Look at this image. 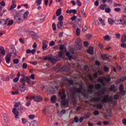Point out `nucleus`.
<instances>
[{
	"label": "nucleus",
	"mask_w": 126,
	"mask_h": 126,
	"mask_svg": "<svg viewBox=\"0 0 126 126\" xmlns=\"http://www.w3.org/2000/svg\"><path fill=\"white\" fill-rule=\"evenodd\" d=\"M79 87L80 88L71 87L70 88V91L72 94L71 95L72 100H75V95H76L77 93H81L82 91H83V85L80 84Z\"/></svg>",
	"instance_id": "nucleus-1"
},
{
	"label": "nucleus",
	"mask_w": 126,
	"mask_h": 126,
	"mask_svg": "<svg viewBox=\"0 0 126 126\" xmlns=\"http://www.w3.org/2000/svg\"><path fill=\"white\" fill-rule=\"evenodd\" d=\"M59 96H60V99H61V105L62 106H66V105H68V99L66 98V94L64 91L60 92L58 94Z\"/></svg>",
	"instance_id": "nucleus-2"
},
{
	"label": "nucleus",
	"mask_w": 126,
	"mask_h": 126,
	"mask_svg": "<svg viewBox=\"0 0 126 126\" xmlns=\"http://www.w3.org/2000/svg\"><path fill=\"white\" fill-rule=\"evenodd\" d=\"M24 110H25V107L20 106V107L17 108L13 107L12 112L15 115V118L16 119H19V113H23Z\"/></svg>",
	"instance_id": "nucleus-3"
},
{
	"label": "nucleus",
	"mask_w": 126,
	"mask_h": 126,
	"mask_svg": "<svg viewBox=\"0 0 126 126\" xmlns=\"http://www.w3.org/2000/svg\"><path fill=\"white\" fill-rule=\"evenodd\" d=\"M22 78L20 79V82H26L28 84H31V78L28 76H25V75H21Z\"/></svg>",
	"instance_id": "nucleus-4"
},
{
	"label": "nucleus",
	"mask_w": 126,
	"mask_h": 126,
	"mask_svg": "<svg viewBox=\"0 0 126 126\" xmlns=\"http://www.w3.org/2000/svg\"><path fill=\"white\" fill-rule=\"evenodd\" d=\"M113 101V97H110L108 94L105 95L101 100L102 103H107V102H111Z\"/></svg>",
	"instance_id": "nucleus-5"
},
{
	"label": "nucleus",
	"mask_w": 126,
	"mask_h": 126,
	"mask_svg": "<svg viewBox=\"0 0 126 126\" xmlns=\"http://www.w3.org/2000/svg\"><path fill=\"white\" fill-rule=\"evenodd\" d=\"M114 23H115V24H121V25L126 24V20L124 18L121 19L120 20H115Z\"/></svg>",
	"instance_id": "nucleus-6"
},
{
	"label": "nucleus",
	"mask_w": 126,
	"mask_h": 126,
	"mask_svg": "<svg viewBox=\"0 0 126 126\" xmlns=\"http://www.w3.org/2000/svg\"><path fill=\"white\" fill-rule=\"evenodd\" d=\"M26 82H21V84L20 85V90L21 92H24L25 90H26Z\"/></svg>",
	"instance_id": "nucleus-7"
},
{
	"label": "nucleus",
	"mask_w": 126,
	"mask_h": 126,
	"mask_svg": "<svg viewBox=\"0 0 126 126\" xmlns=\"http://www.w3.org/2000/svg\"><path fill=\"white\" fill-rule=\"evenodd\" d=\"M106 93V88H103L101 89L99 91H97L96 93H95V94L98 97L100 96H102V95H104Z\"/></svg>",
	"instance_id": "nucleus-8"
},
{
	"label": "nucleus",
	"mask_w": 126,
	"mask_h": 126,
	"mask_svg": "<svg viewBox=\"0 0 126 126\" xmlns=\"http://www.w3.org/2000/svg\"><path fill=\"white\" fill-rule=\"evenodd\" d=\"M31 100H34L35 102H41L42 97L39 95H36L35 96H33L31 97Z\"/></svg>",
	"instance_id": "nucleus-9"
},
{
	"label": "nucleus",
	"mask_w": 126,
	"mask_h": 126,
	"mask_svg": "<svg viewBox=\"0 0 126 126\" xmlns=\"http://www.w3.org/2000/svg\"><path fill=\"white\" fill-rule=\"evenodd\" d=\"M11 60V53H9L6 54L5 57V61L6 63H10V61Z\"/></svg>",
	"instance_id": "nucleus-10"
},
{
	"label": "nucleus",
	"mask_w": 126,
	"mask_h": 126,
	"mask_svg": "<svg viewBox=\"0 0 126 126\" xmlns=\"http://www.w3.org/2000/svg\"><path fill=\"white\" fill-rule=\"evenodd\" d=\"M46 90L48 93H54L55 92V89L52 86L48 87Z\"/></svg>",
	"instance_id": "nucleus-11"
},
{
	"label": "nucleus",
	"mask_w": 126,
	"mask_h": 126,
	"mask_svg": "<svg viewBox=\"0 0 126 126\" xmlns=\"http://www.w3.org/2000/svg\"><path fill=\"white\" fill-rule=\"evenodd\" d=\"M87 53H88V54H90V55H93V54H94V48L91 46L89 47L87 51Z\"/></svg>",
	"instance_id": "nucleus-12"
},
{
	"label": "nucleus",
	"mask_w": 126,
	"mask_h": 126,
	"mask_svg": "<svg viewBox=\"0 0 126 126\" xmlns=\"http://www.w3.org/2000/svg\"><path fill=\"white\" fill-rule=\"evenodd\" d=\"M93 89H94V85H93V84H91L89 86L88 92L92 94V93L94 92Z\"/></svg>",
	"instance_id": "nucleus-13"
},
{
	"label": "nucleus",
	"mask_w": 126,
	"mask_h": 126,
	"mask_svg": "<svg viewBox=\"0 0 126 126\" xmlns=\"http://www.w3.org/2000/svg\"><path fill=\"white\" fill-rule=\"evenodd\" d=\"M97 82L101 83L103 86H106V83H105V82L104 81V78H103V77L102 78H98Z\"/></svg>",
	"instance_id": "nucleus-14"
},
{
	"label": "nucleus",
	"mask_w": 126,
	"mask_h": 126,
	"mask_svg": "<svg viewBox=\"0 0 126 126\" xmlns=\"http://www.w3.org/2000/svg\"><path fill=\"white\" fill-rule=\"evenodd\" d=\"M100 100H101L100 97H94L91 98V102H98Z\"/></svg>",
	"instance_id": "nucleus-15"
},
{
	"label": "nucleus",
	"mask_w": 126,
	"mask_h": 126,
	"mask_svg": "<svg viewBox=\"0 0 126 126\" xmlns=\"http://www.w3.org/2000/svg\"><path fill=\"white\" fill-rule=\"evenodd\" d=\"M8 22V19H0V24H2V25H5V24H7Z\"/></svg>",
	"instance_id": "nucleus-16"
},
{
	"label": "nucleus",
	"mask_w": 126,
	"mask_h": 126,
	"mask_svg": "<svg viewBox=\"0 0 126 126\" xmlns=\"http://www.w3.org/2000/svg\"><path fill=\"white\" fill-rule=\"evenodd\" d=\"M0 54L2 55V56L5 55V50H4V48L2 46L0 47Z\"/></svg>",
	"instance_id": "nucleus-17"
},
{
	"label": "nucleus",
	"mask_w": 126,
	"mask_h": 126,
	"mask_svg": "<svg viewBox=\"0 0 126 126\" xmlns=\"http://www.w3.org/2000/svg\"><path fill=\"white\" fill-rule=\"evenodd\" d=\"M51 103H53L54 104H55V103L57 102V96L53 95L52 96H51Z\"/></svg>",
	"instance_id": "nucleus-18"
},
{
	"label": "nucleus",
	"mask_w": 126,
	"mask_h": 126,
	"mask_svg": "<svg viewBox=\"0 0 126 126\" xmlns=\"http://www.w3.org/2000/svg\"><path fill=\"white\" fill-rule=\"evenodd\" d=\"M65 55L66 56V57H67L69 59V61H71V59L72 58V56H71L70 55V53L69 52H67V50H66V49H65Z\"/></svg>",
	"instance_id": "nucleus-19"
},
{
	"label": "nucleus",
	"mask_w": 126,
	"mask_h": 126,
	"mask_svg": "<svg viewBox=\"0 0 126 126\" xmlns=\"http://www.w3.org/2000/svg\"><path fill=\"white\" fill-rule=\"evenodd\" d=\"M30 126H38V122L36 120H33L30 123Z\"/></svg>",
	"instance_id": "nucleus-20"
},
{
	"label": "nucleus",
	"mask_w": 126,
	"mask_h": 126,
	"mask_svg": "<svg viewBox=\"0 0 126 126\" xmlns=\"http://www.w3.org/2000/svg\"><path fill=\"white\" fill-rule=\"evenodd\" d=\"M79 94H81V95L83 96L84 98H86V99H88L89 97V94H85V93L83 92L80 93Z\"/></svg>",
	"instance_id": "nucleus-21"
},
{
	"label": "nucleus",
	"mask_w": 126,
	"mask_h": 126,
	"mask_svg": "<svg viewBox=\"0 0 126 126\" xmlns=\"http://www.w3.org/2000/svg\"><path fill=\"white\" fill-rule=\"evenodd\" d=\"M28 15H29V11H27L24 13L23 18H24V19H27Z\"/></svg>",
	"instance_id": "nucleus-22"
},
{
	"label": "nucleus",
	"mask_w": 126,
	"mask_h": 126,
	"mask_svg": "<svg viewBox=\"0 0 126 126\" xmlns=\"http://www.w3.org/2000/svg\"><path fill=\"white\" fill-rule=\"evenodd\" d=\"M94 88L96 90H100L102 88V86L100 84L97 83L94 85Z\"/></svg>",
	"instance_id": "nucleus-23"
},
{
	"label": "nucleus",
	"mask_w": 126,
	"mask_h": 126,
	"mask_svg": "<svg viewBox=\"0 0 126 126\" xmlns=\"http://www.w3.org/2000/svg\"><path fill=\"white\" fill-rule=\"evenodd\" d=\"M101 57L103 60V61H105V60H109V58L107 55V54H101Z\"/></svg>",
	"instance_id": "nucleus-24"
},
{
	"label": "nucleus",
	"mask_w": 126,
	"mask_h": 126,
	"mask_svg": "<svg viewBox=\"0 0 126 126\" xmlns=\"http://www.w3.org/2000/svg\"><path fill=\"white\" fill-rule=\"evenodd\" d=\"M12 4L11 5L10 9H14L16 7V4H15V0H12Z\"/></svg>",
	"instance_id": "nucleus-25"
},
{
	"label": "nucleus",
	"mask_w": 126,
	"mask_h": 126,
	"mask_svg": "<svg viewBox=\"0 0 126 126\" xmlns=\"http://www.w3.org/2000/svg\"><path fill=\"white\" fill-rule=\"evenodd\" d=\"M14 20H16L18 23H20V21H21V18H20V17H19L18 16H15Z\"/></svg>",
	"instance_id": "nucleus-26"
},
{
	"label": "nucleus",
	"mask_w": 126,
	"mask_h": 126,
	"mask_svg": "<svg viewBox=\"0 0 126 126\" xmlns=\"http://www.w3.org/2000/svg\"><path fill=\"white\" fill-rule=\"evenodd\" d=\"M61 70L63 71H68V67L66 66H63L61 68Z\"/></svg>",
	"instance_id": "nucleus-27"
},
{
	"label": "nucleus",
	"mask_w": 126,
	"mask_h": 126,
	"mask_svg": "<svg viewBox=\"0 0 126 126\" xmlns=\"http://www.w3.org/2000/svg\"><path fill=\"white\" fill-rule=\"evenodd\" d=\"M49 61L51 63H56L58 61V59L55 58L49 57Z\"/></svg>",
	"instance_id": "nucleus-28"
},
{
	"label": "nucleus",
	"mask_w": 126,
	"mask_h": 126,
	"mask_svg": "<svg viewBox=\"0 0 126 126\" xmlns=\"http://www.w3.org/2000/svg\"><path fill=\"white\" fill-rule=\"evenodd\" d=\"M121 95V94H120V93L118 92L117 94L114 95V98L115 100H118L119 98H120V96Z\"/></svg>",
	"instance_id": "nucleus-29"
},
{
	"label": "nucleus",
	"mask_w": 126,
	"mask_h": 126,
	"mask_svg": "<svg viewBox=\"0 0 126 126\" xmlns=\"http://www.w3.org/2000/svg\"><path fill=\"white\" fill-rule=\"evenodd\" d=\"M96 106L97 109H98L99 110H101L103 108V104L101 103L96 104Z\"/></svg>",
	"instance_id": "nucleus-30"
},
{
	"label": "nucleus",
	"mask_w": 126,
	"mask_h": 126,
	"mask_svg": "<svg viewBox=\"0 0 126 126\" xmlns=\"http://www.w3.org/2000/svg\"><path fill=\"white\" fill-rule=\"evenodd\" d=\"M103 78L104 79V81H106V82H110V81H111V77H110V76H108L107 77H103Z\"/></svg>",
	"instance_id": "nucleus-31"
},
{
	"label": "nucleus",
	"mask_w": 126,
	"mask_h": 126,
	"mask_svg": "<svg viewBox=\"0 0 126 126\" xmlns=\"http://www.w3.org/2000/svg\"><path fill=\"white\" fill-rule=\"evenodd\" d=\"M63 24V21L59 22L57 25L58 28H59V29H62Z\"/></svg>",
	"instance_id": "nucleus-32"
},
{
	"label": "nucleus",
	"mask_w": 126,
	"mask_h": 126,
	"mask_svg": "<svg viewBox=\"0 0 126 126\" xmlns=\"http://www.w3.org/2000/svg\"><path fill=\"white\" fill-rule=\"evenodd\" d=\"M62 14V8H59L56 11V15L60 16Z\"/></svg>",
	"instance_id": "nucleus-33"
},
{
	"label": "nucleus",
	"mask_w": 126,
	"mask_h": 126,
	"mask_svg": "<svg viewBox=\"0 0 126 126\" xmlns=\"http://www.w3.org/2000/svg\"><path fill=\"white\" fill-rule=\"evenodd\" d=\"M116 88V86L115 85H112L110 88L109 90L110 91H113V92H116V90H115V88Z\"/></svg>",
	"instance_id": "nucleus-34"
},
{
	"label": "nucleus",
	"mask_w": 126,
	"mask_h": 126,
	"mask_svg": "<svg viewBox=\"0 0 126 126\" xmlns=\"http://www.w3.org/2000/svg\"><path fill=\"white\" fill-rule=\"evenodd\" d=\"M66 81L69 85H73V80L67 79Z\"/></svg>",
	"instance_id": "nucleus-35"
},
{
	"label": "nucleus",
	"mask_w": 126,
	"mask_h": 126,
	"mask_svg": "<svg viewBox=\"0 0 126 126\" xmlns=\"http://www.w3.org/2000/svg\"><path fill=\"white\" fill-rule=\"evenodd\" d=\"M11 54H13V56L14 57L16 56V50H15V48H14V49H11Z\"/></svg>",
	"instance_id": "nucleus-36"
},
{
	"label": "nucleus",
	"mask_w": 126,
	"mask_h": 126,
	"mask_svg": "<svg viewBox=\"0 0 126 126\" xmlns=\"http://www.w3.org/2000/svg\"><path fill=\"white\" fill-rule=\"evenodd\" d=\"M12 24H13V20H12L8 21V23L7 24V26H11Z\"/></svg>",
	"instance_id": "nucleus-37"
},
{
	"label": "nucleus",
	"mask_w": 126,
	"mask_h": 126,
	"mask_svg": "<svg viewBox=\"0 0 126 126\" xmlns=\"http://www.w3.org/2000/svg\"><path fill=\"white\" fill-rule=\"evenodd\" d=\"M122 43H125L126 42V35H123L121 39Z\"/></svg>",
	"instance_id": "nucleus-38"
},
{
	"label": "nucleus",
	"mask_w": 126,
	"mask_h": 126,
	"mask_svg": "<svg viewBox=\"0 0 126 126\" xmlns=\"http://www.w3.org/2000/svg\"><path fill=\"white\" fill-rule=\"evenodd\" d=\"M104 70L105 71V72H109L110 71V68H109L107 66H104Z\"/></svg>",
	"instance_id": "nucleus-39"
},
{
	"label": "nucleus",
	"mask_w": 126,
	"mask_h": 126,
	"mask_svg": "<svg viewBox=\"0 0 126 126\" xmlns=\"http://www.w3.org/2000/svg\"><path fill=\"white\" fill-rule=\"evenodd\" d=\"M124 88H125V87L124 86V85L122 84H120V85L119 86L120 91H122L124 90Z\"/></svg>",
	"instance_id": "nucleus-40"
},
{
	"label": "nucleus",
	"mask_w": 126,
	"mask_h": 126,
	"mask_svg": "<svg viewBox=\"0 0 126 126\" xmlns=\"http://www.w3.org/2000/svg\"><path fill=\"white\" fill-rule=\"evenodd\" d=\"M106 6V4H102L101 5H100V9H101L102 10H105V7Z\"/></svg>",
	"instance_id": "nucleus-41"
},
{
	"label": "nucleus",
	"mask_w": 126,
	"mask_h": 126,
	"mask_svg": "<svg viewBox=\"0 0 126 126\" xmlns=\"http://www.w3.org/2000/svg\"><path fill=\"white\" fill-rule=\"evenodd\" d=\"M103 38L106 41H110V40H111V39L110 38V36L108 35H106Z\"/></svg>",
	"instance_id": "nucleus-42"
},
{
	"label": "nucleus",
	"mask_w": 126,
	"mask_h": 126,
	"mask_svg": "<svg viewBox=\"0 0 126 126\" xmlns=\"http://www.w3.org/2000/svg\"><path fill=\"white\" fill-rule=\"evenodd\" d=\"M47 47H48V45H47V44L44 43L42 44V50L43 51H45V50L47 49Z\"/></svg>",
	"instance_id": "nucleus-43"
},
{
	"label": "nucleus",
	"mask_w": 126,
	"mask_h": 126,
	"mask_svg": "<svg viewBox=\"0 0 126 126\" xmlns=\"http://www.w3.org/2000/svg\"><path fill=\"white\" fill-rule=\"evenodd\" d=\"M105 11L106 13H110V12H111V8L109 7L106 8L105 9Z\"/></svg>",
	"instance_id": "nucleus-44"
},
{
	"label": "nucleus",
	"mask_w": 126,
	"mask_h": 126,
	"mask_svg": "<svg viewBox=\"0 0 126 126\" xmlns=\"http://www.w3.org/2000/svg\"><path fill=\"white\" fill-rule=\"evenodd\" d=\"M108 21L109 24H111V25L114 23V20H113V19L109 18Z\"/></svg>",
	"instance_id": "nucleus-45"
},
{
	"label": "nucleus",
	"mask_w": 126,
	"mask_h": 126,
	"mask_svg": "<svg viewBox=\"0 0 126 126\" xmlns=\"http://www.w3.org/2000/svg\"><path fill=\"white\" fill-rule=\"evenodd\" d=\"M69 13H76L77 11L76 9H71L69 11Z\"/></svg>",
	"instance_id": "nucleus-46"
},
{
	"label": "nucleus",
	"mask_w": 126,
	"mask_h": 126,
	"mask_svg": "<svg viewBox=\"0 0 126 126\" xmlns=\"http://www.w3.org/2000/svg\"><path fill=\"white\" fill-rule=\"evenodd\" d=\"M13 63L17 64L18 63H19V60L18 59H15L13 60Z\"/></svg>",
	"instance_id": "nucleus-47"
},
{
	"label": "nucleus",
	"mask_w": 126,
	"mask_h": 126,
	"mask_svg": "<svg viewBox=\"0 0 126 126\" xmlns=\"http://www.w3.org/2000/svg\"><path fill=\"white\" fill-rule=\"evenodd\" d=\"M119 93H120V94H121V95H122L123 96H124V95H126V91H125L124 90H122V91H120L119 92Z\"/></svg>",
	"instance_id": "nucleus-48"
},
{
	"label": "nucleus",
	"mask_w": 126,
	"mask_h": 126,
	"mask_svg": "<svg viewBox=\"0 0 126 126\" xmlns=\"http://www.w3.org/2000/svg\"><path fill=\"white\" fill-rule=\"evenodd\" d=\"M99 114H100V113L99 112V111H98V110H95L93 112V114L94 115V116H98V115H99Z\"/></svg>",
	"instance_id": "nucleus-49"
},
{
	"label": "nucleus",
	"mask_w": 126,
	"mask_h": 126,
	"mask_svg": "<svg viewBox=\"0 0 126 126\" xmlns=\"http://www.w3.org/2000/svg\"><path fill=\"white\" fill-rule=\"evenodd\" d=\"M35 2L37 3L38 5H40V4L42 3V0H36Z\"/></svg>",
	"instance_id": "nucleus-50"
},
{
	"label": "nucleus",
	"mask_w": 126,
	"mask_h": 126,
	"mask_svg": "<svg viewBox=\"0 0 126 126\" xmlns=\"http://www.w3.org/2000/svg\"><path fill=\"white\" fill-rule=\"evenodd\" d=\"M20 105V102H18V103H16L14 105V107L15 108H16V109H17V108H19V107Z\"/></svg>",
	"instance_id": "nucleus-51"
},
{
	"label": "nucleus",
	"mask_w": 126,
	"mask_h": 126,
	"mask_svg": "<svg viewBox=\"0 0 126 126\" xmlns=\"http://www.w3.org/2000/svg\"><path fill=\"white\" fill-rule=\"evenodd\" d=\"M12 95H18V94H19V92L18 91H12Z\"/></svg>",
	"instance_id": "nucleus-52"
},
{
	"label": "nucleus",
	"mask_w": 126,
	"mask_h": 126,
	"mask_svg": "<svg viewBox=\"0 0 126 126\" xmlns=\"http://www.w3.org/2000/svg\"><path fill=\"white\" fill-rule=\"evenodd\" d=\"M76 4H77L78 6H81L82 3H81V2L79 0H77Z\"/></svg>",
	"instance_id": "nucleus-53"
},
{
	"label": "nucleus",
	"mask_w": 126,
	"mask_h": 126,
	"mask_svg": "<svg viewBox=\"0 0 126 126\" xmlns=\"http://www.w3.org/2000/svg\"><path fill=\"white\" fill-rule=\"evenodd\" d=\"M22 124H23V125H25L26 124V123H27V120L25 118H23V119H22Z\"/></svg>",
	"instance_id": "nucleus-54"
},
{
	"label": "nucleus",
	"mask_w": 126,
	"mask_h": 126,
	"mask_svg": "<svg viewBox=\"0 0 126 126\" xmlns=\"http://www.w3.org/2000/svg\"><path fill=\"white\" fill-rule=\"evenodd\" d=\"M83 45H84V47H88V46H89V43H88V42H87V41H84L83 42Z\"/></svg>",
	"instance_id": "nucleus-55"
},
{
	"label": "nucleus",
	"mask_w": 126,
	"mask_h": 126,
	"mask_svg": "<svg viewBox=\"0 0 126 126\" xmlns=\"http://www.w3.org/2000/svg\"><path fill=\"white\" fill-rule=\"evenodd\" d=\"M76 32L77 36H78V35L80 34V29H79V28H77L76 30Z\"/></svg>",
	"instance_id": "nucleus-56"
},
{
	"label": "nucleus",
	"mask_w": 126,
	"mask_h": 126,
	"mask_svg": "<svg viewBox=\"0 0 126 126\" xmlns=\"http://www.w3.org/2000/svg\"><path fill=\"white\" fill-rule=\"evenodd\" d=\"M28 64L26 63H23L22 67L23 68H24L25 69H26L27 68Z\"/></svg>",
	"instance_id": "nucleus-57"
},
{
	"label": "nucleus",
	"mask_w": 126,
	"mask_h": 126,
	"mask_svg": "<svg viewBox=\"0 0 126 126\" xmlns=\"http://www.w3.org/2000/svg\"><path fill=\"white\" fill-rule=\"evenodd\" d=\"M59 21H63V15H61L58 18Z\"/></svg>",
	"instance_id": "nucleus-58"
},
{
	"label": "nucleus",
	"mask_w": 126,
	"mask_h": 126,
	"mask_svg": "<svg viewBox=\"0 0 126 126\" xmlns=\"http://www.w3.org/2000/svg\"><path fill=\"white\" fill-rule=\"evenodd\" d=\"M75 43L77 44L78 46H80V40L77 39L75 41Z\"/></svg>",
	"instance_id": "nucleus-59"
},
{
	"label": "nucleus",
	"mask_w": 126,
	"mask_h": 126,
	"mask_svg": "<svg viewBox=\"0 0 126 126\" xmlns=\"http://www.w3.org/2000/svg\"><path fill=\"white\" fill-rule=\"evenodd\" d=\"M75 123H78L79 119H78V117L77 116H75L74 118Z\"/></svg>",
	"instance_id": "nucleus-60"
},
{
	"label": "nucleus",
	"mask_w": 126,
	"mask_h": 126,
	"mask_svg": "<svg viewBox=\"0 0 126 126\" xmlns=\"http://www.w3.org/2000/svg\"><path fill=\"white\" fill-rule=\"evenodd\" d=\"M29 119H30V120H33V119H35V115H30L29 116Z\"/></svg>",
	"instance_id": "nucleus-61"
},
{
	"label": "nucleus",
	"mask_w": 126,
	"mask_h": 126,
	"mask_svg": "<svg viewBox=\"0 0 126 126\" xmlns=\"http://www.w3.org/2000/svg\"><path fill=\"white\" fill-rule=\"evenodd\" d=\"M18 80H19V77H16L13 80V81L14 83H16Z\"/></svg>",
	"instance_id": "nucleus-62"
},
{
	"label": "nucleus",
	"mask_w": 126,
	"mask_h": 126,
	"mask_svg": "<svg viewBox=\"0 0 126 126\" xmlns=\"http://www.w3.org/2000/svg\"><path fill=\"white\" fill-rule=\"evenodd\" d=\"M114 10L116 12H120V11H121V9L120 8H115L114 9Z\"/></svg>",
	"instance_id": "nucleus-63"
},
{
	"label": "nucleus",
	"mask_w": 126,
	"mask_h": 126,
	"mask_svg": "<svg viewBox=\"0 0 126 126\" xmlns=\"http://www.w3.org/2000/svg\"><path fill=\"white\" fill-rule=\"evenodd\" d=\"M121 47L124 48V49H126V43H123L121 44Z\"/></svg>",
	"instance_id": "nucleus-64"
}]
</instances>
